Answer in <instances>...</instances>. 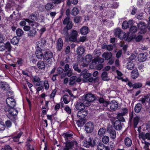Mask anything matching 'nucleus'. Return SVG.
Returning a JSON list of instances; mask_svg holds the SVG:
<instances>
[{"instance_id":"obj_25","label":"nucleus","mask_w":150,"mask_h":150,"mask_svg":"<svg viewBox=\"0 0 150 150\" xmlns=\"http://www.w3.org/2000/svg\"><path fill=\"white\" fill-rule=\"evenodd\" d=\"M9 86L2 81H0V88L4 90H8L9 89Z\"/></svg>"},{"instance_id":"obj_21","label":"nucleus","mask_w":150,"mask_h":150,"mask_svg":"<svg viewBox=\"0 0 150 150\" xmlns=\"http://www.w3.org/2000/svg\"><path fill=\"white\" fill-rule=\"evenodd\" d=\"M42 50L39 48H37V49L35 52L36 55L38 59H41L43 57L44 55L41 51Z\"/></svg>"},{"instance_id":"obj_11","label":"nucleus","mask_w":150,"mask_h":150,"mask_svg":"<svg viewBox=\"0 0 150 150\" xmlns=\"http://www.w3.org/2000/svg\"><path fill=\"white\" fill-rule=\"evenodd\" d=\"M30 17L31 20L26 19H25L26 21L29 23L30 24V23H31V25L32 26H33L34 25H37L36 23H34V22L37 19L36 16L35 14H33L30 16Z\"/></svg>"},{"instance_id":"obj_24","label":"nucleus","mask_w":150,"mask_h":150,"mask_svg":"<svg viewBox=\"0 0 150 150\" xmlns=\"http://www.w3.org/2000/svg\"><path fill=\"white\" fill-rule=\"evenodd\" d=\"M102 56L105 60H108L111 58L112 56V54L110 52H105L102 54Z\"/></svg>"},{"instance_id":"obj_38","label":"nucleus","mask_w":150,"mask_h":150,"mask_svg":"<svg viewBox=\"0 0 150 150\" xmlns=\"http://www.w3.org/2000/svg\"><path fill=\"white\" fill-rule=\"evenodd\" d=\"M18 113L17 110L14 108H11V111H10L9 113L12 116H15Z\"/></svg>"},{"instance_id":"obj_48","label":"nucleus","mask_w":150,"mask_h":150,"mask_svg":"<svg viewBox=\"0 0 150 150\" xmlns=\"http://www.w3.org/2000/svg\"><path fill=\"white\" fill-rule=\"evenodd\" d=\"M123 115L122 114H121V113H119L117 114V117L118 119L117 120H119L120 121L122 122L125 121V119L123 117Z\"/></svg>"},{"instance_id":"obj_2","label":"nucleus","mask_w":150,"mask_h":150,"mask_svg":"<svg viewBox=\"0 0 150 150\" xmlns=\"http://www.w3.org/2000/svg\"><path fill=\"white\" fill-rule=\"evenodd\" d=\"M82 98L83 99L82 101L84 103H87V105H89L90 103L93 101L96 98L95 96L91 93L87 94L83 96Z\"/></svg>"},{"instance_id":"obj_22","label":"nucleus","mask_w":150,"mask_h":150,"mask_svg":"<svg viewBox=\"0 0 150 150\" xmlns=\"http://www.w3.org/2000/svg\"><path fill=\"white\" fill-rule=\"evenodd\" d=\"M137 26L139 29H140L141 30H143V33L146 32V29H145L146 26L145 23L141 21L137 24Z\"/></svg>"},{"instance_id":"obj_17","label":"nucleus","mask_w":150,"mask_h":150,"mask_svg":"<svg viewBox=\"0 0 150 150\" xmlns=\"http://www.w3.org/2000/svg\"><path fill=\"white\" fill-rule=\"evenodd\" d=\"M147 57V54L146 53H142L139 55L138 58L139 62H143L146 60Z\"/></svg>"},{"instance_id":"obj_23","label":"nucleus","mask_w":150,"mask_h":150,"mask_svg":"<svg viewBox=\"0 0 150 150\" xmlns=\"http://www.w3.org/2000/svg\"><path fill=\"white\" fill-rule=\"evenodd\" d=\"M135 65L133 61H130L127 64L126 67L129 70H132L134 68Z\"/></svg>"},{"instance_id":"obj_54","label":"nucleus","mask_w":150,"mask_h":150,"mask_svg":"<svg viewBox=\"0 0 150 150\" xmlns=\"http://www.w3.org/2000/svg\"><path fill=\"white\" fill-rule=\"evenodd\" d=\"M22 134V132H20L16 136H15L13 138V139L15 142L17 141L20 138Z\"/></svg>"},{"instance_id":"obj_41","label":"nucleus","mask_w":150,"mask_h":150,"mask_svg":"<svg viewBox=\"0 0 150 150\" xmlns=\"http://www.w3.org/2000/svg\"><path fill=\"white\" fill-rule=\"evenodd\" d=\"M23 31L20 28H18L16 30V33L18 37L22 36L24 33Z\"/></svg>"},{"instance_id":"obj_13","label":"nucleus","mask_w":150,"mask_h":150,"mask_svg":"<svg viewBox=\"0 0 150 150\" xmlns=\"http://www.w3.org/2000/svg\"><path fill=\"white\" fill-rule=\"evenodd\" d=\"M63 40L61 38H59L56 41V48L58 51H60L63 46Z\"/></svg>"},{"instance_id":"obj_32","label":"nucleus","mask_w":150,"mask_h":150,"mask_svg":"<svg viewBox=\"0 0 150 150\" xmlns=\"http://www.w3.org/2000/svg\"><path fill=\"white\" fill-rule=\"evenodd\" d=\"M88 29L86 26H83L80 29V32L83 35H86L88 33Z\"/></svg>"},{"instance_id":"obj_3","label":"nucleus","mask_w":150,"mask_h":150,"mask_svg":"<svg viewBox=\"0 0 150 150\" xmlns=\"http://www.w3.org/2000/svg\"><path fill=\"white\" fill-rule=\"evenodd\" d=\"M12 47L10 43L7 42L4 44L3 42L0 41V51H3L6 49L8 52H10L11 50Z\"/></svg>"},{"instance_id":"obj_26","label":"nucleus","mask_w":150,"mask_h":150,"mask_svg":"<svg viewBox=\"0 0 150 150\" xmlns=\"http://www.w3.org/2000/svg\"><path fill=\"white\" fill-rule=\"evenodd\" d=\"M38 68L40 69H44L45 68V62L43 61H40L37 63Z\"/></svg>"},{"instance_id":"obj_33","label":"nucleus","mask_w":150,"mask_h":150,"mask_svg":"<svg viewBox=\"0 0 150 150\" xmlns=\"http://www.w3.org/2000/svg\"><path fill=\"white\" fill-rule=\"evenodd\" d=\"M54 7L53 3H49L46 4L45 6V8L47 11H50Z\"/></svg>"},{"instance_id":"obj_56","label":"nucleus","mask_w":150,"mask_h":150,"mask_svg":"<svg viewBox=\"0 0 150 150\" xmlns=\"http://www.w3.org/2000/svg\"><path fill=\"white\" fill-rule=\"evenodd\" d=\"M121 114H122L124 115L127 113L128 111V110L126 108H122L121 109Z\"/></svg>"},{"instance_id":"obj_57","label":"nucleus","mask_w":150,"mask_h":150,"mask_svg":"<svg viewBox=\"0 0 150 150\" xmlns=\"http://www.w3.org/2000/svg\"><path fill=\"white\" fill-rule=\"evenodd\" d=\"M129 27V26L127 21H125L123 22L122 26V28L126 29Z\"/></svg>"},{"instance_id":"obj_34","label":"nucleus","mask_w":150,"mask_h":150,"mask_svg":"<svg viewBox=\"0 0 150 150\" xmlns=\"http://www.w3.org/2000/svg\"><path fill=\"white\" fill-rule=\"evenodd\" d=\"M86 122V119H80L77 122V124L78 127L82 126Z\"/></svg>"},{"instance_id":"obj_9","label":"nucleus","mask_w":150,"mask_h":150,"mask_svg":"<svg viewBox=\"0 0 150 150\" xmlns=\"http://www.w3.org/2000/svg\"><path fill=\"white\" fill-rule=\"evenodd\" d=\"M78 35L77 32L76 30H72L71 33V36L69 38V40L74 42L75 41L77 40Z\"/></svg>"},{"instance_id":"obj_47","label":"nucleus","mask_w":150,"mask_h":150,"mask_svg":"<svg viewBox=\"0 0 150 150\" xmlns=\"http://www.w3.org/2000/svg\"><path fill=\"white\" fill-rule=\"evenodd\" d=\"M69 30V29H67V28L65 27L64 28L63 32L62 33V34L64 35V37H66V38H67L68 36V30Z\"/></svg>"},{"instance_id":"obj_62","label":"nucleus","mask_w":150,"mask_h":150,"mask_svg":"<svg viewBox=\"0 0 150 150\" xmlns=\"http://www.w3.org/2000/svg\"><path fill=\"white\" fill-rule=\"evenodd\" d=\"M57 90L56 89H54L52 93L51 94L50 97L51 98H53L55 96L56 93L57 92Z\"/></svg>"},{"instance_id":"obj_5","label":"nucleus","mask_w":150,"mask_h":150,"mask_svg":"<svg viewBox=\"0 0 150 150\" xmlns=\"http://www.w3.org/2000/svg\"><path fill=\"white\" fill-rule=\"evenodd\" d=\"M96 139L93 140L92 138L89 137L87 141L84 142V146L87 147H88L89 146L93 147L96 145Z\"/></svg>"},{"instance_id":"obj_45","label":"nucleus","mask_w":150,"mask_h":150,"mask_svg":"<svg viewBox=\"0 0 150 150\" xmlns=\"http://www.w3.org/2000/svg\"><path fill=\"white\" fill-rule=\"evenodd\" d=\"M102 142L104 144H107L109 141V137L107 136L103 137L102 139Z\"/></svg>"},{"instance_id":"obj_52","label":"nucleus","mask_w":150,"mask_h":150,"mask_svg":"<svg viewBox=\"0 0 150 150\" xmlns=\"http://www.w3.org/2000/svg\"><path fill=\"white\" fill-rule=\"evenodd\" d=\"M137 28L136 26H132L129 29L130 33H134L136 32L137 31Z\"/></svg>"},{"instance_id":"obj_18","label":"nucleus","mask_w":150,"mask_h":150,"mask_svg":"<svg viewBox=\"0 0 150 150\" xmlns=\"http://www.w3.org/2000/svg\"><path fill=\"white\" fill-rule=\"evenodd\" d=\"M118 107V103L115 100H113L110 103V107L112 110H116Z\"/></svg>"},{"instance_id":"obj_10","label":"nucleus","mask_w":150,"mask_h":150,"mask_svg":"<svg viewBox=\"0 0 150 150\" xmlns=\"http://www.w3.org/2000/svg\"><path fill=\"white\" fill-rule=\"evenodd\" d=\"M46 41L43 38H41L40 40L37 42V48L42 49L46 45Z\"/></svg>"},{"instance_id":"obj_39","label":"nucleus","mask_w":150,"mask_h":150,"mask_svg":"<svg viewBox=\"0 0 150 150\" xmlns=\"http://www.w3.org/2000/svg\"><path fill=\"white\" fill-rule=\"evenodd\" d=\"M139 120V118L137 116H136L134 118L133 120V123L134 126V128H136Z\"/></svg>"},{"instance_id":"obj_14","label":"nucleus","mask_w":150,"mask_h":150,"mask_svg":"<svg viewBox=\"0 0 150 150\" xmlns=\"http://www.w3.org/2000/svg\"><path fill=\"white\" fill-rule=\"evenodd\" d=\"M33 81L34 84L39 86L42 85L43 83L42 81H40V79L37 76H35L33 77Z\"/></svg>"},{"instance_id":"obj_28","label":"nucleus","mask_w":150,"mask_h":150,"mask_svg":"<svg viewBox=\"0 0 150 150\" xmlns=\"http://www.w3.org/2000/svg\"><path fill=\"white\" fill-rule=\"evenodd\" d=\"M124 141L125 144L127 147L130 146L132 144V140L129 137L126 138Z\"/></svg>"},{"instance_id":"obj_64","label":"nucleus","mask_w":150,"mask_h":150,"mask_svg":"<svg viewBox=\"0 0 150 150\" xmlns=\"http://www.w3.org/2000/svg\"><path fill=\"white\" fill-rule=\"evenodd\" d=\"M145 98L146 101L147 102L150 103V94H148L146 96H145Z\"/></svg>"},{"instance_id":"obj_51","label":"nucleus","mask_w":150,"mask_h":150,"mask_svg":"<svg viewBox=\"0 0 150 150\" xmlns=\"http://www.w3.org/2000/svg\"><path fill=\"white\" fill-rule=\"evenodd\" d=\"M125 33L122 31L119 35H118V38L120 39H122L125 37Z\"/></svg>"},{"instance_id":"obj_31","label":"nucleus","mask_w":150,"mask_h":150,"mask_svg":"<svg viewBox=\"0 0 150 150\" xmlns=\"http://www.w3.org/2000/svg\"><path fill=\"white\" fill-rule=\"evenodd\" d=\"M65 74H63L61 76V78L63 79L66 75L69 77L71 76L72 74V72L71 69L68 70L67 71H64Z\"/></svg>"},{"instance_id":"obj_19","label":"nucleus","mask_w":150,"mask_h":150,"mask_svg":"<svg viewBox=\"0 0 150 150\" xmlns=\"http://www.w3.org/2000/svg\"><path fill=\"white\" fill-rule=\"evenodd\" d=\"M85 52L84 48L82 47L79 46L77 49V54L80 57H81Z\"/></svg>"},{"instance_id":"obj_46","label":"nucleus","mask_w":150,"mask_h":150,"mask_svg":"<svg viewBox=\"0 0 150 150\" xmlns=\"http://www.w3.org/2000/svg\"><path fill=\"white\" fill-rule=\"evenodd\" d=\"M79 13V11L76 8L74 7L73 8L71 11L72 14L74 16L77 15Z\"/></svg>"},{"instance_id":"obj_43","label":"nucleus","mask_w":150,"mask_h":150,"mask_svg":"<svg viewBox=\"0 0 150 150\" xmlns=\"http://www.w3.org/2000/svg\"><path fill=\"white\" fill-rule=\"evenodd\" d=\"M142 137L144 140L145 139H147L148 140H150V133H146V134L142 135Z\"/></svg>"},{"instance_id":"obj_8","label":"nucleus","mask_w":150,"mask_h":150,"mask_svg":"<svg viewBox=\"0 0 150 150\" xmlns=\"http://www.w3.org/2000/svg\"><path fill=\"white\" fill-rule=\"evenodd\" d=\"M88 112L86 110H80L78 111L77 116L79 119H85V118L87 115Z\"/></svg>"},{"instance_id":"obj_63","label":"nucleus","mask_w":150,"mask_h":150,"mask_svg":"<svg viewBox=\"0 0 150 150\" xmlns=\"http://www.w3.org/2000/svg\"><path fill=\"white\" fill-rule=\"evenodd\" d=\"M1 150H12L11 147L8 145H6L1 149Z\"/></svg>"},{"instance_id":"obj_7","label":"nucleus","mask_w":150,"mask_h":150,"mask_svg":"<svg viewBox=\"0 0 150 150\" xmlns=\"http://www.w3.org/2000/svg\"><path fill=\"white\" fill-rule=\"evenodd\" d=\"M6 103L7 105L10 107L11 108H14L16 105L15 100L13 98L8 97L6 99Z\"/></svg>"},{"instance_id":"obj_37","label":"nucleus","mask_w":150,"mask_h":150,"mask_svg":"<svg viewBox=\"0 0 150 150\" xmlns=\"http://www.w3.org/2000/svg\"><path fill=\"white\" fill-rule=\"evenodd\" d=\"M76 76H73L70 78V81L69 84L70 85H72L76 83Z\"/></svg>"},{"instance_id":"obj_30","label":"nucleus","mask_w":150,"mask_h":150,"mask_svg":"<svg viewBox=\"0 0 150 150\" xmlns=\"http://www.w3.org/2000/svg\"><path fill=\"white\" fill-rule=\"evenodd\" d=\"M92 58V56L90 54L87 55L85 57L83 60V62L88 64L91 61Z\"/></svg>"},{"instance_id":"obj_40","label":"nucleus","mask_w":150,"mask_h":150,"mask_svg":"<svg viewBox=\"0 0 150 150\" xmlns=\"http://www.w3.org/2000/svg\"><path fill=\"white\" fill-rule=\"evenodd\" d=\"M91 74L89 73H86L83 75V81L84 82H88V79L91 76Z\"/></svg>"},{"instance_id":"obj_59","label":"nucleus","mask_w":150,"mask_h":150,"mask_svg":"<svg viewBox=\"0 0 150 150\" xmlns=\"http://www.w3.org/2000/svg\"><path fill=\"white\" fill-rule=\"evenodd\" d=\"M64 70V69L60 67H58L57 69L58 73L60 74H62Z\"/></svg>"},{"instance_id":"obj_16","label":"nucleus","mask_w":150,"mask_h":150,"mask_svg":"<svg viewBox=\"0 0 150 150\" xmlns=\"http://www.w3.org/2000/svg\"><path fill=\"white\" fill-rule=\"evenodd\" d=\"M108 132L109 133L111 138L114 139L116 137V134L115 130L112 129L111 128L109 127L107 130Z\"/></svg>"},{"instance_id":"obj_58","label":"nucleus","mask_w":150,"mask_h":150,"mask_svg":"<svg viewBox=\"0 0 150 150\" xmlns=\"http://www.w3.org/2000/svg\"><path fill=\"white\" fill-rule=\"evenodd\" d=\"M142 86V84L140 83H135L134 84H133V88H138L141 87Z\"/></svg>"},{"instance_id":"obj_4","label":"nucleus","mask_w":150,"mask_h":150,"mask_svg":"<svg viewBox=\"0 0 150 150\" xmlns=\"http://www.w3.org/2000/svg\"><path fill=\"white\" fill-rule=\"evenodd\" d=\"M84 127L86 133H90L93 131L94 125L93 122L90 121L85 124Z\"/></svg>"},{"instance_id":"obj_60","label":"nucleus","mask_w":150,"mask_h":150,"mask_svg":"<svg viewBox=\"0 0 150 150\" xmlns=\"http://www.w3.org/2000/svg\"><path fill=\"white\" fill-rule=\"evenodd\" d=\"M121 31L120 29L117 28L115 30L114 34L116 36H117L119 34Z\"/></svg>"},{"instance_id":"obj_15","label":"nucleus","mask_w":150,"mask_h":150,"mask_svg":"<svg viewBox=\"0 0 150 150\" xmlns=\"http://www.w3.org/2000/svg\"><path fill=\"white\" fill-rule=\"evenodd\" d=\"M53 56V54L51 51H45L44 53L43 58L44 59L47 60L52 58Z\"/></svg>"},{"instance_id":"obj_49","label":"nucleus","mask_w":150,"mask_h":150,"mask_svg":"<svg viewBox=\"0 0 150 150\" xmlns=\"http://www.w3.org/2000/svg\"><path fill=\"white\" fill-rule=\"evenodd\" d=\"M101 77L104 80H107L108 79L107 73L106 72H104L102 73Z\"/></svg>"},{"instance_id":"obj_36","label":"nucleus","mask_w":150,"mask_h":150,"mask_svg":"<svg viewBox=\"0 0 150 150\" xmlns=\"http://www.w3.org/2000/svg\"><path fill=\"white\" fill-rule=\"evenodd\" d=\"M142 108V105L140 103H138L137 104L134 108L135 112L137 113H139Z\"/></svg>"},{"instance_id":"obj_27","label":"nucleus","mask_w":150,"mask_h":150,"mask_svg":"<svg viewBox=\"0 0 150 150\" xmlns=\"http://www.w3.org/2000/svg\"><path fill=\"white\" fill-rule=\"evenodd\" d=\"M139 74L137 69H134L131 72V76L133 79H135L139 76Z\"/></svg>"},{"instance_id":"obj_29","label":"nucleus","mask_w":150,"mask_h":150,"mask_svg":"<svg viewBox=\"0 0 150 150\" xmlns=\"http://www.w3.org/2000/svg\"><path fill=\"white\" fill-rule=\"evenodd\" d=\"M97 150H109L108 147L102 144H99L97 146Z\"/></svg>"},{"instance_id":"obj_44","label":"nucleus","mask_w":150,"mask_h":150,"mask_svg":"<svg viewBox=\"0 0 150 150\" xmlns=\"http://www.w3.org/2000/svg\"><path fill=\"white\" fill-rule=\"evenodd\" d=\"M19 40L16 37H13L11 40V43L14 45L17 44Z\"/></svg>"},{"instance_id":"obj_61","label":"nucleus","mask_w":150,"mask_h":150,"mask_svg":"<svg viewBox=\"0 0 150 150\" xmlns=\"http://www.w3.org/2000/svg\"><path fill=\"white\" fill-rule=\"evenodd\" d=\"M64 110L68 114H70L71 113V109L69 106H66L64 108Z\"/></svg>"},{"instance_id":"obj_53","label":"nucleus","mask_w":150,"mask_h":150,"mask_svg":"<svg viewBox=\"0 0 150 150\" xmlns=\"http://www.w3.org/2000/svg\"><path fill=\"white\" fill-rule=\"evenodd\" d=\"M78 64L77 63H74L73 64V68L74 70L78 72H80L81 70L78 68Z\"/></svg>"},{"instance_id":"obj_12","label":"nucleus","mask_w":150,"mask_h":150,"mask_svg":"<svg viewBox=\"0 0 150 150\" xmlns=\"http://www.w3.org/2000/svg\"><path fill=\"white\" fill-rule=\"evenodd\" d=\"M85 104H87V103H84L82 101L81 102H77L75 106L77 110H84L85 108Z\"/></svg>"},{"instance_id":"obj_55","label":"nucleus","mask_w":150,"mask_h":150,"mask_svg":"<svg viewBox=\"0 0 150 150\" xmlns=\"http://www.w3.org/2000/svg\"><path fill=\"white\" fill-rule=\"evenodd\" d=\"M5 127L4 123L0 121V131H3L5 129Z\"/></svg>"},{"instance_id":"obj_35","label":"nucleus","mask_w":150,"mask_h":150,"mask_svg":"<svg viewBox=\"0 0 150 150\" xmlns=\"http://www.w3.org/2000/svg\"><path fill=\"white\" fill-rule=\"evenodd\" d=\"M36 30L33 28L29 30L28 33L27 35L29 37H34L36 35Z\"/></svg>"},{"instance_id":"obj_6","label":"nucleus","mask_w":150,"mask_h":150,"mask_svg":"<svg viewBox=\"0 0 150 150\" xmlns=\"http://www.w3.org/2000/svg\"><path fill=\"white\" fill-rule=\"evenodd\" d=\"M63 23L64 25H66V28L68 29H71L73 25L72 22L69 17H66L64 20Z\"/></svg>"},{"instance_id":"obj_20","label":"nucleus","mask_w":150,"mask_h":150,"mask_svg":"<svg viewBox=\"0 0 150 150\" xmlns=\"http://www.w3.org/2000/svg\"><path fill=\"white\" fill-rule=\"evenodd\" d=\"M114 125L115 129L117 130H119L122 128L121 122L119 120H116L115 121Z\"/></svg>"},{"instance_id":"obj_42","label":"nucleus","mask_w":150,"mask_h":150,"mask_svg":"<svg viewBox=\"0 0 150 150\" xmlns=\"http://www.w3.org/2000/svg\"><path fill=\"white\" fill-rule=\"evenodd\" d=\"M106 130L105 128H100L98 131V134L100 136L103 135L105 132Z\"/></svg>"},{"instance_id":"obj_1","label":"nucleus","mask_w":150,"mask_h":150,"mask_svg":"<svg viewBox=\"0 0 150 150\" xmlns=\"http://www.w3.org/2000/svg\"><path fill=\"white\" fill-rule=\"evenodd\" d=\"M63 135L66 141L65 143V146L63 150H71L72 149L74 144H77L76 141L70 140L73 138V134L68 133H64Z\"/></svg>"},{"instance_id":"obj_50","label":"nucleus","mask_w":150,"mask_h":150,"mask_svg":"<svg viewBox=\"0 0 150 150\" xmlns=\"http://www.w3.org/2000/svg\"><path fill=\"white\" fill-rule=\"evenodd\" d=\"M94 60L96 61V62H98V63H102L104 61V59L101 57H98L94 59Z\"/></svg>"}]
</instances>
